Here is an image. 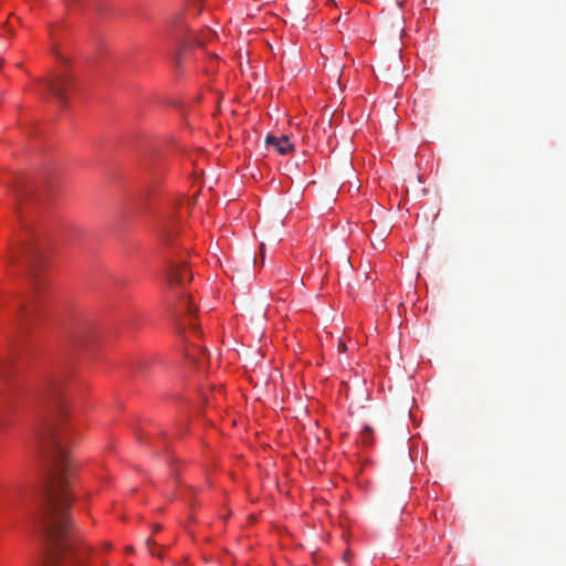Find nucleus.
<instances>
[{"label": "nucleus", "instance_id": "f03ea898", "mask_svg": "<svg viewBox=\"0 0 566 566\" xmlns=\"http://www.w3.org/2000/svg\"><path fill=\"white\" fill-rule=\"evenodd\" d=\"M43 259V249L36 240L30 234L24 233L19 238V243L12 248L9 255L11 264L24 263L28 268V274L34 286L33 292L23 297L18 304L17 322L19 325L27 326L33 317L41 313L42 303L38 296L39 283L36 282L38 270L41 268Z\"/></svg>", "mask_w": 566, "mask_h": 566}, {"label": "nucleus", "instance_id": "0eeeda50", "mask_svg": "<svg viewBox=\"0 0 566 566\" xmlns=\"http://www.w3.org/2000/svg\"><path fill=\"white\" fill-rule=\"evenodd\" d=\"M171 36L174 38V40L177 43V49L174 52V64H175L176 70L178 71L181 67L185 44L180 43L179 39L175 34H171Z\"/></svg>", "mask_w": 566, "mask_h": 566}, {"label": "nucleus", "instance_id": "39448f33", "mask_svg": "<svg viewBox=\"0 0 566 566\" xmlns=\"http://www.w3.org/2000/svg\"><path fill=\"white\" fill-rule=\"evenodd\" d=\"M166 276L171 286H181L185 282H189L192 279V275L186 268V263L184 261L170 262L166 271Z\"/></svg>", "mask_w": 566, "mask_h": 566}, {"label": "nucleus", "instance_id": "ddd939ff", "mask_svg": "<svg viewBox=\"0 0 566 566\" xmlns=\"http://www.w3.org/2000/svg\"><path fill=\"white\" fill-rule=\"evenodd\" d=\"M211 36H213L212 31H210V30H209V31H207V34L205 35V39H206V40H208V39H210Z\"/></svg>", "mask_w": 566, "mask_h": 566}, {"label": "nucleus", "instance_id": "1a4fd4ad", "mask_svg": "<svg viewBox=\"0 0 566 566\" xmlns=\"http://www.w3.org/2000/svg\"><path fill=\"white\" fill-rule=\"evenodd\" d=\"M146 545H147V547L149 549V553L151 555L160 557V554L157 553V551H156V543L154 541H151L150 538H147Z\"/></svg>", "mask_w": 566, "mask_h": 566}, {"label": "nucleus", "instance_id": "a211bd4d", "mask_svg": "<svg viewBox=\"0 0 566 566\" xmlns=\"http://www.w3.org/2000/svg\"><path fill=\"white\" fill-rule=\"evenodd\" d=\"M164 237H165V239H167V240H168L169 234L165 231V232H164Z\"/></svg>", "mask_w": 566, "mask_h": 566}, {"label": "nucleus", "instance_id": "9b49d317", "mask_svg": "<svg viewBox=\"0 0 566 566\" xmlns=\"http://www.w3.org/2000/svg\"><path fill=\"white\" fill-rule=\"evenodd\" d=\"M192 350H193V352H196V350H197V352H200V357H199V356H197L200 360L207 357V353H206V350H205V349H202V350H201L200 348H195V347H193V348H192Z\"/></svg>", "mask_w": 566, "mask_h": 566}, {"label": "nucleus", "instance_id": "4468645a", "mask_svg": "<svg viewBox=\"0 0 566 566\" xmlns=\"http://www.w3.org/2000/svg\"><path fill=\"white\" fill-rule=\"evenodd\" d=\"M371 433V429L370 428H365L364 431H363V434H370Z\"/></svg>", "mask_w": 566, "mask_h": 566}, {"label": "nucleus", "instance_id": "dca6fc26", "mask_svg": "<svg viewBox=\"0 0 566 566\" xmlns=\"http://www.w3.org/2000/svg\"><path fill=\"white\" fill-rule=\"evenodd\" d=\"M146 365H147V363H146V361H139V363L137 364V366H138V367H140V368H142V367H145Z\"/></svg>", "mask_w": 566, "mask_h": 566}, {"label": "nucleus", "instance_id": "9d476101", "mask_svg": "<svg viewBox=\"0 0 566 566\" xmlns=\"http://www.w3.org/2000/svg\"><path fill=\"white\" fill-rule=\"evenodd\" d=\"M186 357L193 361V364L200 366V359L197 357V354L192 349H187Z\"/></svg>", "mask_w": 566, "mask_h": 566}, {"label": "nucleus", "instance_id": "f8f14e48", "mask_svg": "<svg viewBox=\"0 0 566 566\" xmlns=\"http://www.w3.org/2000/svg\"><path fill=\"white\" fill-rule=\"evenodd\" d=\"M338 350L339 352H345L346 350V345L344 343H339L338 344Z\"/></svg>", "mask_w": 566, "mask_h": 566}, {"label": "nucleus", "instance_id": "7ed1b4c3", "mask_svg": "<svg viewBox=\"0 0 566 566\" xmlns=\"http://www.w3.org/2000/svg\"><path fill=\"white\" fill-rule=\"evenodd\" d=\"M193 313L195 307L191 304L190 296H182L172 313L179 332L185 329L187 326L196 328L195 323L191 321Z\"/></svg>", "mask_w": 566, "mask_h": 566}, {"label": "nucleus", "instance_id": "6ab92c4d", "mask_svg": "<svg viewBox=\"0 0 566 566\" xmlns=\"http://www.w3.org/2000/svg\"><path fill=\"white\" fill-rule=\"evenodd\" d=\"M56 400L57 403H60V397L59 395H56V397L54 398Z\"/></svg>", "mask_w": 566, "mask_h": 566}, {"label": "nucleus", "instance_id": "20e7f679", "mask_svg": "<svg viewBox=\"0 0 566 566\" xmlns=\"http://www.w3.org/2000/svg\"><path fill=\"white\" fill-rule=\"evenodd\" d=\"M71 77L67 74H54L51 78L44 81L49 92L56 98V101L64 105L66 103V90L71 85Z\"/></svg>", "mask_w": 566, "mask_h": 566}, {"label": "nucleus", "instance_id": "2eb2a0df", "mask_svg": "<svg viewBox=\"0 0 566 566\" xmlns=\"http://www.w3.org/2000/svg\"><path fill=\"white\" fill-rule=\"evenodd\" d=\"M260 250H261V256L263 258L264 256V243H261Z\"/></svg>", "mask_w": 566, "mask_h": 566}, {"label": "nucleus", "instance_id": "423d86ee", "mask_svg": "<svg viewBox=\"0 0 566 566\" xmlns=\"http://www.w3.org/2000/svg\"><path fill=\"white\" fill-rule=\"evenodd\" d=\"M265 142L266 145L273 146L275 150L281 155H287L294 149V145L291 143L290 137L287 135H269Z\"/></svg>", "mask_w": 566, "mask_h": 566}, {"label": "nucleus", "instance_id": "f257e3e1", "mask_svg": "<svg viewBox=\"0 0 566 566\" xmlns=\"http://www.w3.org/2000/svg\"><path fill=\"white\" fill-rule=\"evenodd\" d=\"M39 440L48 464V490L43 510L33 516L32 523L48 545L43 566H86L88 549L71 535L69 528L67 452L53 428L39 433Z\"/></svg>", "mask_w": 566, "mask_h": 566}, {"label": "nucleus", "instance_id": "f3484780", "mask_svg": "<svg viewBox=\"0 0 566 566\" xmlns=\"http://www.w3.org/2000/svg\"><path fill=\"white\" fill-rule=\"evenodd\" d=\"M197 43H198V45H203V40L197 39Z\"/></svg>", "mask_w": 566, "mask_h": 566}, {"label": "nucleus", "instance_id": "6e6552de", "mask_svg": "<svg viewBox=\"0 0 566 566\" xmlns=\"http://www.w3.org/2000/svg\"><path fill=\"white\" fill-rule=\"evenodd\" d=\"M222 395V389L219 387V388H213V392L211 395V397L207 394H202V398H203V401L206 405H210L211 401H216L218 396H221Z\"/></svg>", "mask_w": 566, "mask_h": 566}]
</instances>
